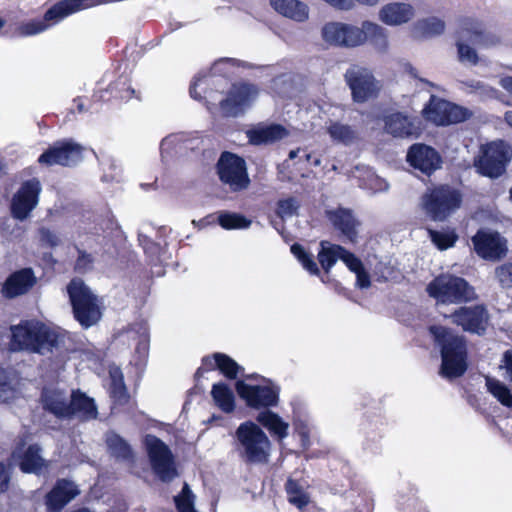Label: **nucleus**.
Segmentation results:
<instances>
[{"label":"nucleus","instance_id":"obj_1","mask_svg":"<svg viewBox=\"0 0 512 512\" xmlns=\"http://www.w3.org/2000/svg\"><path fill=\"white\" fill-rule=\"evenodd\" d=\"M10 348L39 354L61 352L65 334L37 321H25L11 327Z\"/></svg>","mask_w":512,"mask_h":512},{"label":"nucleus","instance_id":"obj_2","mask_svg":"<svg viewBox=\"0 0 512 512\" xmlns=\"http://www.w3.org/2000/svg\"><path fill=\"white\" fill-rule=\"evenodd\" d=\"M429 331L441 349V375L448 379L463 375L467 369L464 339L442 326H431Z\"/></svg>","mask_w":512,"mask_h":512},{"label":"nucleus","instance_id":"obj_3","mask_svg":"<svg viewBox=\"0 0 512 512\" xmlns=\"http://www.w3.org/2000/svg\"><path fill=\"white\" fill-rule=\"evenodd\" d=\"M470 44L489 49L500 44V38L496 34L487 31L481 22L474 19H465L460 23L457 30L458 58L463 63L476 65L479 62L478 54Z\"/></svg>","mask_w":512,"mask_h":512},{"label":"nucleus","instance_id":"obj_4","mask_svg":"<svg viewBox=\"0 0 512 512\" xmlns=\"http://www.w3.org/2000/svg\"><path fill=\"white\" fill-rule=\"evenodd\" d=\"M75 319L84 328L95 325L102 317V301L81 280L73 279L67 286Z\"/></svg>","mask_w":512,"mask_h":512},{"label":"nucleus","instance_id":"obj_5","mask_svg":"<svg viewBox=\"0 0 512 512\" xmlns=\"http://www.w3.org/2000/svg\"><path fill=\"white\" fill-rule=\"evenodd\" d=\"M240 456L247 462L263 463L270 455L271 442L266 433L254 422L239 425L235 433Z\"/></svg>","mask_w":512,"mask_h":512},{"label":"nucleus","instance_id":"obj_6","mask_svg":"<svg viewBox=\"0 0 512 512\" xmlns=\"http://www.w3.org/2000/svg\"><path fill=\"white\" fill-rule=\"evenodd\" d=\"M236 391L246 405L254 409L265 410L279 402V386L264 377L248 376L246 380L237 381Z\"/></svg>","mask_w":512,"mask_h":512},{"label":"nucleus","instance_id":"obj_7","mask_svg":"<svg viewBox=\"0 0 512 512\" xmlns=\"http://www.w3.org/2000/svg\"><path fill=\"white\" fill-rule=\"evenodd\" d=\"M511 160L512 146L503 140H495L480 146L473 164L479 174L496 179L505 173Z\"/></svg>","mask_w":512,"mask_h":512},{"label":"nucleus","instance_id":"obj_8","mask_svg":"<svg viewBox=\"0 0 512 512\" xmlns=\"http://www.w3.org/2000/svg\"><path fill=\"white\" fill-rule=\"evenodd\" d=\"M428 295L437 304H458L475 298L473 288L463 279L451 274H441L426 287Z\"/></svg>","mask_w":512,"mask_h":512},{"label":"nucleus","instance_id":"obj_9","mask_svg":"<svg viewBox=\"0 0 512 512\" xmlns=\"http://www.w3.org/2000/svg\"><path fill=\"white\" fill-rule=\"evenodd\" d=\"M462 197L459 191L449 186H439L429 189L421 199L424 212L435 221L445 220L461 205Z\"/></svg>","mask_w":512,"mask_h":512},{"label":"nucleus","instance_id":"obj_10","mask_svg":"<svg viewBox=\"0 0 512 512\" xmlns=\"http://www.w3.org/2000/svg\"><path fill=\"white\" fill-rule=\"evenodd\" d=\"M321 250L318 253V260L322 268L329 272L337 260H341L356 274V284L360 288H368L371 284L369 274L365 271L359 258L345 248L332 244L328 241L320 243Z\"/></svg>","mask_w":512,"mask_h":512},{"label":"nucleus","instance_id":"obj_11","mask_svg":"<svg viewBox=\"0 0 512 512\" xmlns=\"http://www.w3.org/2000/svg\"><path fill=\"white\" fill-rule=\"evenodd\" d=\"M144 445L153 472L164 482L174 479L177 476V471L169 447L153 435L145 437Z\"/></svg>","mask_w":512,"mask_h":512},{"label":"nucleus","instance_id":"obj_12","mask_svg":"<svg viewBox=\"0 0 512 512\" xmlns=\"http://www.w3.org/2000/svg\"><path fill=\"white\" fill-rule=\"evenodd\" d=\"M422 113L426 120L438 126L460 123L473 115L472 111L468 108L435 96H431L429 103L423 109Z\"/></svg>","mask_w":512,"mask_h":512},{"label":"nucleus","instance_id":"obj_13","mask_svg":"<svg viewBox=\"0 0 512 512\" xmlns=\"http://www.w3.org/2000/svg\"><path fill=\"white\" fill-rule=\"evenodd\" d=\"M362 38L360 26L346 22L329 21L321 28V39L325 44L332 47H360Z\"/></svg>","mask_w":512,"mask_h":512},{"label":"nucleus","instance_id":"obj_14","mask_svg":"<svg viewBox=\"0 0 512 512\" xmlns=\"http://www.w3.org/2000/svg\"><path fill=\"white\" fill-rule=\"evenodd\" d=\"M42 185L38 179H30L21 184L10 201V211L13 218L24 221L30 217L39 204Z\"/></svg>","mask_w":512,"mask_h":512},{"label":"nucleus","instance_id":"obj_15","mask_svg":"<svg viewBox=\"0 0 512 512\" xmlns=\"http://www.w3.org/2000/svg\"><path fill=\"white\" fill-rule=\"evenodd\" d=\"M345 80L351 89L353 100L358 103L375 97L380 90V84L371 71L362 66L350 67L345 73Z\"/></svg>","mask_w":512,"mask_h":512},{"label":"nucleus","instance_id":"obj_16","mask_svg":"<svg viewBox=\"0 0 512 512\" xmlns=\"http://www.w3.org/2000/svg\"><path fill=\"white\" fill-rule=\"evenodd\" d=\"M218 174L234 191L245 189L249 184L245 161L228 152L223 153L218 161Z\"/></svg>","mask_w":512,"mask_h":512},{"label":"nucleus","instance_id":"obj_17","mask_svg":"<svg viewBox=\"0 0 512 512\" xmlns=\"http://www.w3.org/2000/svg\"><path fill=\"white\" fill-rule=\"evenodd\" d=\"M258 93V89L252 84H235L221 101V110L226 116H238L255 102Z\"/></svg>","mask_w":512,"mask_h":512},{"label":"nucleus","instance_id":"obj_18","mask_svg":"<svg viewBox=\"0 0 512 512\" xmlns=\"http://www.w3.org/2000/svg\"><path fill=\"white\" fill-rule=\"evenodd\" d=\"M448 317L464 331L478 335L483 334L489 325V314L482 305L461 307Z\"/></svg>","mask_w":512,"mask_h":512},{"label":"nucleus","instance_id":"obj_19","mask_svg":"<svg viewBox=\"0 0 512 512\" xmlns=\"http://www.w3.org/2000/svg\"><path fill=\"white\" fill-rule=\"evenodd\" d=\"M38 445L19 443L11 454V460L25 473L40 474L47 470L48 462L41 456Z\"/></svg>","mask_w":512,"mask_h":512},{"label":"nucleus","instance_id":"obj_20","mask_svg":"<svg viewBox=\"0 0 512 512\" xmlns=\"http://www.w3.org/2000/svg\"><path fill=\"white\" fill-rule=\"evenodd\" d=\"M83 148L72 141L56 143L39 157V162L46 165H74L82 160Z\"/></svg>","mask_w":512,"mask_h":512},{"label":"nucleus","instance_id":"obj_21","mask_svg":"<svg viewBox=\"0 0 512 512\" xmlns=\"http://www.w3.org/2000/svg\"><path fill=\"white\" fill-rule=\"evenodd\" d=\"M476 253L487 260H498L505 256L506 241L497 232L480 230L472 238Z\"/></svg>","mask_w":512,"mask_h":512},{"label":"nucleus","instance_id":"obj_22","mask_svg":"<svg viewBox=\"0 0 512 512\" xmlns=\"http://www.w3.org/2000/svg\"><path fill=\"white\" fill-rule=\"evenodd\" d=\"M407 161L415 169L424 174H431L440 167V156L430 146L425 144H414L407 153Z\"/></svg>","mask_w":512,"mask_h":512},{"label":"nucleus","instance_id":"obj_23","mask_svg":"<svg viewBox=\"0 0 512 512\" xmlns=\"http://www.w3.org/2000/svg\"><path fill=\"white\" fill-rule=\"evenodd\" d=\"M37 278L31 268H23L12 273L4 282L1 293L12 299L26 294L36 284Z\"/></svg>","mask_w":512,"mask_h":512},{"label":"nucleus","instance_id":"obj_24","mask_svg":"<svg viewBox=\"0 0 512 512\" xmlns=\"http://www.w3.org/2000/svg\"><path fill=\"white\" fill-rule=\"evenodd\" d=\"M385 130L394 137L418 136L421 131L417 119L402 113H393L385 118Z\"/></svg>","mask_w":512,"mask_h":512},{"label":"nucleus","instance_id":"obj_25","mask_svg":"<svg viewBox=\"0 0 512 512\" xmlns=\"http://www.w3.org/2000/svg\"><path fill=\"white\" fill-rule=\"evenodd\" d=\"M78 494L79 489L73 482L65 479L59 480L46 496L48 512H60Z\"/></svg>","mask_w":512,"mask_h":512},{"label":"nucleus","instance_id":"obj_26","mask_svg":"<svg viewBox=\"0 0 512 512\" xmlns=\"http://www.w3.org/2000/svg\"><path fill=\"white\" fill-rule=\"evenodd\" d=\"M415 15L412 5L403 2H392L381 7L378 17L389 26H399L409 22Z\"/></svg>","mask_w":512,"mask_h":512},{"label":"nucleus","instance_id":"obj_27","mask_svg":"<svg viewBox=\"0 0 512 512\" xmlns=\"http://www.w3.org/2000/svg\"><path fill=\"white\" fill-rule=\"evenodd\" d=\"M326 215L334 228L339 230L349 241L356 240L359 222L350 209L338 207L328 210Z\"/></svg>","mask_w":512,"mask_h":512},{"label":"nucleus","instance_id":"obj_28","mask_svg":"<svg viewBox=\"0 0 512 512\" xmlns=\"http://www.w3.org/2000/svg\"><path fill=\"white\" fill-rule=\"evenodd\" d=\"M71 395L59 389H45L42 394L43 406L58 418L71 416Z\"/></svg>","mask_w":512,"mask_h":512},{"label":"nucleus","instance_id":"obj_29","mask_svg":"<svg viewBox=\"0 0 512 512\" xmlns=\"http://www.w3.org/2000/svg\"><path fill=\"white\" fill-rule=\"evenodd\" d=\"M360 30L363 36L361 46L370 41L371 45L378 52L385 53L388 51L390 43L388 32L385 28L371 21H363L360 25Z\"/></svg>","mask_w":512,"mask_h":512},{"label":"nucleus","instance_id":"obj_30","mask_svg":"<svg viewBox=\"0 0 512 512\" xmlns=\"http://www.w3.org/2000/svg\"><path fill=\"white\" fill-rule=\"evenodd\" d=\"M287 131L277 124H260L247 131L249 141L254 145L270 144L284 138Z\"/></svg>","mask_w":512,"mask_h":512},{"label":"nucleus","instance_id":"obj_31","mask_svg":"<svg viewBox=\"0 0 512 512\" xmlns=\"http://www.w3.org/2000/svg\"><path fill=\"white\" fill-rule=\"evenodd\" d=\"M270 5L279 14L296 22H304L309 18L307 4L299 0H270Z\"/></svg>","mask_w":512,"mask_h":512},{"label":"nucleus","instance_id":"obj_32","mask_svg":"<svg viewBox=\"0 0 512 512\" xmlns=\"http://www.w3.org/2000/svg\"><path fill=\"white\" fill-rule=\"evenodd\" d=\"M98 0H65L57 3L46 12L47 20L61 21L82 9L98 4Z\"/></svg>","mask_w":512,"mask_h":512},{"label":"nucleus","instance_id":"obj_33","mask_svg":"<svg viewBox=\"0 0 512 512\" xmlns=\"http://www.w3.org/2000/svg\"><path fill=\"white\" fill-rule=\"evenodd\" d=\"M256 420L273 436H276L279 441L288 436L289 423L284 421L277 413L265 409L257 415Z\"/></svg>","mask_w":512,"mask_h":512},{"label":"nucleus","instance_id":"obj_34","mask_svg":"<svg viewBox=\"0 0 512 512\" xmlns=\"http://www.w3.org/2000/svg\"><path fill=\"white\" fill-rule=\"evenodd\" d=\"M71 416L77 415L83 419H95L97 417V407L92 398L85 394L75 392L70 399Z\"/></svg>","mask_w":512,"mask_h":512},{"label":"nucleus","instance_id":"obj_35","mask_svg":"<svg viewBox=\"0 0 512 512\" xmlns=\"http://www.w3.org/2000/svg\"><path fill=\"white\" fill-rule=\"evenodd\" d=\"M203 364L207 369L218 368L227 378H236L240 366L232 358L222 353H215L212 357H205Z\"/></svg>","mask_w":512,"mask_h":512},{"label":"nucleus","instance_id":"obj_36","mask_svg":"<svg viewBox=\"0 0 512 512\" xmlns=\"http://www.w3.org/2000/svg\"><path fill=\"white\" fill-rule=\"evenodd\" d=\"M19 381L17 377L0 369V401L10 403L19 397Z\"/></svg>","mask_w":512,"mask_h":512},{"label":"nucleus","instance_id":"obj_37","mask_svg":"<svg viewBox=\"0 0 512 512\" xmlns=\"http://www.w3.org/2000/svg\"><path fill=\"white\" fill-rule=\"evenodd\" d=\"M485 385L487 391L503 406L512 407V389L493 377H486Z\"/></svg>","mask_w":512,"mask_h":512},{"label":"nucleus","instance_id":"obj_38","mask_svg":"<svg viewBox=\"0 0 512 512\" xmlns=\"http://www.w3.org/2000/svg\"><path fill=\"white\" fill-rule=\"evenodd\" d=\"M211 395L215 404L225 413H230L235 408L234 394L224 383L214 384Z\"/></svg>","mask_w":512,"mask_h":512},{"label":"nucleus","instance_id":"obj_39","mask_svg":"<svg viewBox=\"0 0 512 512\" xmlns=\"http://www.w3.org/2000/svg\"><path fill=\"white\" fill-rule=\"evenodd\" d=\"M326 130L331 139L337 143L348 145L357 138V133L352 127L340 122H330Z\"/></svg>","mask_w":512,"mask_h":512},{"label":"nucleus","instance_id":"obj_40","mask_svg":"<svg viewBox=\"0 0 512 512\" xmlns=\"http://www.w3.org/2000/svg\"><path fill=\"white\" fill-rule=\"evenodd\" d=\"M106 443L109 451L118 459L128 460L132 457V450L129 444L114 432L106 435Z\"/></svg>","mask_w":512,"mask_h":512},{"label":"nucleus","instance_id":"obj_41","mask_svg":"<svg viewBox=\"0 0 512 512\" xmlns=\"http://www.w3.org/2000/svg\"><path fill=\"white\" fill-rule=\"evenodd\" d=\"M109 377L111 380L110 384V394L111 397L115 399V401L119 403H123L127 399L126 387L123 381V374L119 367L110 366L109 368Z\"/></svg>","mask_w":512,"mask_h":512},{"label":"nucleus","instance_id":"obj_42","mask_svg":"<svg viewBox=\"0 0 512 512\" xmlns=\"http://www.w3.org/2000/svg\"><path fill=\"white\" fill-rule=\"evenodd\" d=\"M445 22L437 17H430L424 20L419 21L416 24V33L425 36L432 37L440 35L445 30Z\"/></svg>","mask_w":512,"mask_h":512},{"label":"nucleus","instance_id":"obj_43","mask_svg":"<svg viewBox=\"0 0 512 512\" xmlns=\"http://www.w3.org/2000/svg\"><path fill=\"white\" fill-rule=\"evenodd\" d=\"M286 491L289 502L296 507L303 508L309 503V495L306 493L303 486L296 481L288 480L286 483Z\"/></svg>","mask_w":512,"mask_h":512},{"label":"nucleus","instance_id":"obj_44","mask_svg":"<svg viewBox=\"0 0 512 512\" xmlns=\"http://www.w3.org/2000/svg\"><path fill=\"white\" fill-rule=\"evenodd\" d=\"M219 225L227 230L245 229L251 224V221L237 213L222 212L218 215Z\"/></svg>","mask_w":512,"mask_h":512},{"label":"nucleus","instance_id":"obj_45","mask_svg":"<svg viewBox=\"0 0 512 512\" xmlns=\"http://www.w3.org/2000/svg\"><path fill=\"white\" fill-rule=\"evenodd\" d=\"M128 337L137 341L136 351L143 356L146 355L149 346V333L144 324H139L135 328L130 329Z\"/></svg>","mask_w":512,"mask_h":512},{"label":"nucleus","instance_id":"obj_46","mask_svg":"<svg viewBox=\"0 0 512 512\" xmlns=\"http://www.w3.org/2000/svg\"><path fill=\"white\" fill-rule=\"evenodd\" d=\"M429 235L431 238V241L440 249V250H446L452 246H454L457 235L452 230H445V231H434L429 230Z\"/></svg>","mask_w":512,"mask_h":512},{"label":"nucleus","instance_id":"obj_47","mask_svg":"<svg viewBox=\"0 0 512 512\" xmlns=\"http://www.w3.org/2000/svg\"><path fill=\"white\" fill-rule=\"evenodd\" d=\"M291 252L302 264L303 268L310 274L317 275L319 273V268L317 263L313 260L312 255L305 252L301 245L293 244L291 246Z\"/></svg>","mask_w":512,"mask_h":512},{"label":"nucleus","instance_id":"obj_48","mask_svg":"<svg viewBox=\"0 0 512 512\" xmlns=\"http://www.w3.org/2000/svg\"><path fill=\"white\" fill-rule=\"evenodd\" d=\"M175 503L179 512H197L194 509V495L189 486H183L180 495L175 497Z\"/></svg>","mask_w":512,"mask_h":512},{"label":"nucleus","instance_id":"obj_49","mask_svg":"<svg viewBox=\"0 0 512 512\" xmlns=\"http://www.w3.org/2000/svg\"><path fill=\"white\" fill-rule=\"evenodd\" d=\"M47 21L48 20L45 16L43 20H32L22 23L17 29L18 34L21 36H33L39 34L48 28V25L46 24ZM52 21L55 23L57 22L55 20Z\"/></svg>","mask_w":512,"mask_h":512},{"label":"nucleus","instance_id":"obj_50","mask_svg":"<svg viewBox=\"0 0 512 512\" xmlns=\"http://www.w3.org/2000/svg\"><path fill=\"white\" fill-rule=\"evenodd\" d=\"M463 85L467 88L469 92L478 93L482 97L486 98H496L499 94L498 90L493 87H490L483 82L477 80H469L463 82Z\"/></svg>","mask_w":512,"mask_h":512},{"label":"nucleus","instance_id":"obj_51","mask_svg":"<svg viewBox=\"0 0 512 512\" xmlns=\"http://www.w3.org/2000/svg\"><path fill=\"white\" fill-rule=\"evenodd\" d=\"M38 238L40 243L46 247H56L61 243L60 235L49 228H41L38 231Z\"/></svg>","mask_w":512,"mask_h":512},{"label":"nucleus","instance_id":"obj_52","mask_svg":"<svg viewBox=\"0 0 512 512\" xmlns=\"http://www.w3.org/2000/svg\"><path fill=\"white\" fill-rule=\"evenodd\" d=\"M299 207L298 202L294 198L280 200L278 202L277 214L282 218H290L296 214Z\"/></svg>","mask_w":512,"mask_h":512},{"label":"nucleus","instance_id":"obj_53","mask_svg":"<svg viewBox=\"0 0 512 512\" xmlns=\"http://www.w3.org/2000/svg\"><path fill=\"white\" fill-rule=\"evenodd\" d=\"M496 276L502 286L512 284V264H505L496 269Z\"/></svg>","mask_w":512,"mask_h":512},{"label":"nucleus","instance_id":"obj_54","mask_svg":"<svg viewBox=\"0 0 512 512\" xmlns=\"http://www.w3.org/2000/svg\"><path fill=\"white\" fill-rule=\"evenodd\" d=\"M10 478V466L0 462V493L5 492L8 489Z\"/></svg>","mask_w":512,"mask_h":512},{"label":"nucleus","instance_id":"obj_55","mask_svg":"<svg viewBox=\"0 0 512 512\" xmlns=\"http://www.w3.org/2000/svg\"><path fill=\"white\" fill-rule=\"evenodd\" d=\"M368 188L373 190L374 192L386 191L388 189V184L385 180L371 173L369 183L367 184Z\"/></svg>","mask_w":512,"mask_h":512},{"label":"nucleus","instance_id":"obj_56","mask_svg":"<svg viewBox=\"0 0 512 512\" xmlns=\"http://www.w3.org/2000/svg\"><path fill=\"white\" fill-rule=\"evenodd\" d=\"M500 368L505 370L506 377L512 381V351L509 350L504 353Z\"/></svg>","mask_w":512,"mask_h":512},{"label":"nucleus","instance_id":"obj_57","mask_svg":"<svg viewBox=\"0 0 512 512\" xmlns=\"http://www.w3.org/2000/svg\"><path fill=\"white\" fill-rule=\"evenodd\" d=\"M176 142L177 137L174 135L168 136L162 140L160 149L163 157L165 153H168L174 147Z\"/></svg>","mask_w":512,"mask_h":512},{"label":"nucleus","instance_id":"obj_58","mask_svg":"<svg viewBox=\"0 0 512 512\" xmlns=\"http://www.w3.org/2000/svg\"><path fill=\"white\" fill-rule=\"evenodd\" d=\"M92 262L90 255L82 253L76 262V269L79 271H85L89 268L90 263Z\"/></svg>","mask_w":512,"mask_h":512},{"label":"nucleus","instance_id":"obj_59","mask_svg":"<svg viewBox=\"0 0 512 512\" xmlns=\"http://www.w3.org/2000/svg\"><path fill=\"white\" fill-rule=\"evenodd\" d=\"M347 7L346 8H342V11H349V10H352L356 4H362V5H367V6H375L379 0H347Z\"/></svg>","mask_w":512,"mask_h":512},{"label":"nucleus","instance_id":"obj_60","mask_svg":"<svg viewBox=\"0 0 512 512\" xmlns=\"http://www.w3.org/2000/svg\"><path fill=\"white\" fill-rule=\"evenodd\" d=\"M499 84L503 89H505L509 94L512 95V77L511 76L501 77L499 80Z\"/></svg>","mask_w":512,"mask_h":512},{"label":"nucleus","instance_id":"obj_61","mask_svg":"<svg viewBox=\"0 0 512 512\" xmlns=\"http://www.w3.org/2000/svg\"><path fill=\"white\" fill-rule=\"evenodd\" d=\"M201 79H196V81L192 84L190 88V95L192 98L199 100L202 98L201 94L197 91V88L200 86Z\"/></svg>","mask_w":512,"mask_h":512},{"label":"nucleus","instance_id":"obj_62","mask_svg":"<svg viewBox=\"0 0 512 512\" xmlns=\"http://www.w3.org/2000/svg\"><path fill=\"white\" fill-rule=\"evenodd\" d=\"M505 122L512 127V111H507L504 115Z\"/></svg>","mask_w":512,"mask_h":512},{"label":"nucleus","instance_id":"obj_63","mask_svg":"<svg viewBox=\"0 0 512 512\" xmlns=\"http://www.w3.org/2000/svg\"><path fill=\"white\" fill-rule=\"evenodd\" d=\"M301 437H302V442L304 445H306L309 441V435H308V432L306 430H301L299 431Z\"/></svg>","mask_w":512,"mask_h":512},{"label":"nucleus","instance_id":"obj_64","mask_svg":"<svg viewBox=\"0 0 512 512\" xmlns=\"http://www.w3.org/2000/svg\"><path fill=\"white\" fill-rule=\"evenodd\" d=\"M231 61H232V60H230V59H221V60H219V61H217V62L215 63V65H214V69H215V70H218V67H219L220 65L225 64V63H229V62H231Z\"/></svg>","mask_w":512,"mask_h":512}]
</instances>
